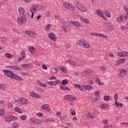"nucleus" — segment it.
<instances>
[{
    "label": "nucleus",
    "mask_w": 128,
    "mask_h": 128,
    "mask_svg": "<svg viewBox=\"0 0 128 128\" xmlns=\"http://www.w3.org/2000/svg\"><path fill=\"white\" fill-rule=\"evenodd\" d=\"M16 102L22 104H28V100L24 98H21L20 99L19 98L17 100H16Z\"/></svg>",
    "instance_id": "1a4fd4ad"
},
{
    "label": "nucleus",
    "mask_w": 128,
    "mask_h": 128,
    "mask_svg": "<svg viewBox=\"0 0 128 128\" xmlns=\"http://www.w3.org/2000/svg\"><path fill=\"white\" fill-rule=\"evenodd\" d=\"M38 84L40 86H42L43 88H46V84L44 83H42L40 81L37 82Z\"/></svg>",
    "instance_id": "c756f323"
},
{
    "label": "nucleus",
    "mask_w": 128,
    "mask_h": 128,
    "mask_svg": "<svg viewBox=\"0 0 128 128\" xmlns=\"http://www.w3.org/2000/svg\"><path fill=\"white\" fill-rule=\"evenodd\" d=\"M4 112H6V110H4V109H0V116H4Z\"/></svg>",
    "instance_id": "e433bc0d"
},
{
    "label": "nucleus",
    "mask_w": 128,
    "mask_h": 128,
    "mask_svg": "<svg viewBox=\"0 0 128 128\" xmlns=\"http://www.w3.org/2000/svg\"><path fill=\"white\" fill-rule=\"evenodd\" d=\"M70 24H73V26H78V27L82 26V25L80 24V22H78L76 21L70 20Z\"/></svg>",
    "instance_id": "a211bd4d"
},
{
    "label": "nucleus",
    "mask_w": 128,
    "mask_h": 128,
    "mask_svg": "<svg viewBox=\"0 0 128 128\" xmlns=\"http://www.w3.org/2000/svg\"><path fill=\"white\" fill-rule=\"evenodd\" d=\"M18 24H26V19L24 16H21L18 18Z\"/></svg>",
    "instance_id": "0eeeda50"
},
{
    "label": "nucleus",
    "mask_w": 128,
    "mask_h": 128,
    "mask_svg": "<svg viewBox=\"0 0 128 128\" xmlns=\"http://www.w3.org/2000/svg\"><path fill=\"white\" fill-rule=\"evenodd\" d=\"M42 68H43V70H48V66H46L45 64H43L42 65Z\"/></svg>",
    "instance_id": "4d7b16f0"
},
{
    "label": "nucleus",
    "mask_w": 128,
    "mask_h": 128,
    "mask_svg": "<svg viewBox=\"0 0 128 128\" xmlns=\"http://www.w3.org/2000/svg\"><path fill=\"white\" fill-rule=\"evenodd\" d=\"M104 98L106 102H108V100H110V96H104Z\"/></svg>",
    "instance_id": "09e8293b"
},
{
    "label": "nucleus",
    "mask_w": 128,
    "mask_h": 128,
    "mask_svg": "<svg viewBox=\"0 0 128 128\" xmlns=\"http://www.w3.org/2000/svg\"><path fill=\"white\" fill-rule=\"evenodd\" d=\"M114 102H115V106L117 108H118L120 106V108H122L124 106V104L122 103H119L118 102V95L117 93H116L114 95Z\"/></svg>",
    "instance_id": "7ed1b4c3"
},
{
    "label": "nucleus",
    "mask_w": 128,
    "mask_h": 128,
    "mask_svg": "<svg viewBox=\"0 0 128 128\" xmlns=\"http://www.w3.org/2000/svg\"><path fill=\"white\" fill-rule=\"evenodd\" d=\"M48 84H50V86H56V84L54 81H50V82H48Z\"/></svg>",
    "instance_id": "c9c22d12"
},
{
    "label": "nucleus",
    "mask_w": 128,
    "mask_h": 128,
    "mask_svg": "<svg viewBox=\"0 0 128 128\" xmlns=\"http://www.w3.org/2000/svg\"><path fill=\"white\" fill-rule=\"evenodd\" d=\"M125 62H126V59L124 58H122L116 62L115 66H120V64H124Z\"/></svg>",
    "instance_id": "dca6fc26"
},
{
    "label": "nucleus",
    "mask_w": 128,
    "mask_h": 128,
    "mask_svg": "<svg viewBox=\"0 0 128 128\" xmlns=\"http://www.w3.org/2000/svg\"><path fill=\"white\" fill-rule=\"evenodd\" d=\"M14 112H18L19 114H22V112H24V110H22L18 107H15L14 108Z\"/></svg>",
    "instance_id": "b1692460"
},
{
    "label": "nucleus",
    "mask_w": 128,
    "mask_h": 128,
    "mask_svg": "<svg viewBox=\"0 0 128 128\" xmlns=\"http://www.w3.org/2000/svg\"><path fill=\"white\" fill-rule=\"evenodd\" d=\"M117 21L118 22H122V14L120 15L119 17L118 18Z\"/></svg>",
    "instance_id": "f704fd0d"
},
{
    "label": "nucleus",
    "mask_w": 128,
    "mask_h": 128,
    "mask_svg": "<svg viewBox=\"0 0 128 128\" xmlns=\"http://www.w3.org/2000/svg\"><path fill=\"white\" fill-rule=\"evenodd\" d=\"M82 48H90V45L88 42L85 40L84 41V43L83 44V46H82Z\"/></svg>",
    "instance_id": "aec40b11"
},
{
    "label": "nucleus",
    "mask_w": 128,
    "mask_h": 128,
    "mask_svg": "<svg viewBox=\"0 0 128 128\" xmlns=\"http://www.w3.org/2000/svg\"><path fill=\"white\" fill-rule=\"evenodd\" d=\"M87 82L88 84H90L91 86H94V82L92 80H88Z\"/></svg>",
    "instance_id": "8fccbe9b"
},
{
    "label": "nucleus",
    "mask_w": 128,
    "mask_h": 128,
    "mask_svg": "<svg viewBox=\"0 0 128 128\" xmlns=\"http://www.w3.org/2000/svg\"><path fill=\"white\" fill-rule=\"evenodd\" d=\"M75 4L78 8V10H80V12H88V10L86 8H84L82 4H80V2L78 1H76L75 2Z\"/></svg>",
    "instance_id": "f03ea898"
},
{
    "label": "nucleus",
    "mask_w": 128,
    "mask_h": 128,
    "mask_svg": "<svg viewBox=\"0 0 128 128\" xmlns=\"http://www.w3.org/2000/svg\"><path fill=\"white\" fill-rule=\"evenodd\" d=\"M52 14L50 13V11H48L46 12V16H51Z\"/></svg>",
    "instance_id": "338daca9"
},
{
    "label": "nucleus",
    "mask_w": 128,
    "mask_h": 128,
    "mask_svg": "<svg viewBox=\"0 0 128 128\" xmlns=\"http://www.w3.org/2000/svg\"><path fill=\"white\" fill-rule=\"evenodd\" d=\"M80 20H81L82 22H84V24H90V20H88V19H86V18L80 17Z\"/></svg>",
    "instance_id": "412c9836"
},
{
    "label": "nucleus",
    "mask_w": 128,
    "mask_h": 128,
    "mask_svg": "<svg viewBox=\"0 0 128 128\" xmlns=\"http://www.w3.org/2000/svg\"><path fill=\"white\" fill-rule=\"evenodd\" d=\"M6 42H8V40H6V38L4 37L1 38V42L3 44H6Z\"/></svg>",
    "instance_id": "72a5a7b5"
},
{
    "label": "nucleus",
    "mask_w": 128,
    "mask_h": 128,
    "mask_svg": "<svg viewBox=\"0 0 128 128\" xmlns=\"http://www.w3.org/2000/svg\"><path fill=\"white\" fill-rule=\"evenodd\" d=\"M91 36H100L101 38H108V36L102 34L100 33H94L92 32L90 33Z\"/></svg>",
    "instance_id": "9d476101"
},
{
    "label": "nucleus",
    "mask_w": 128,
    "mask_h": 128,
    "mask_svg": "<svg viewBox=\"0 0 128 128\" xmlns=\"http://www.w3.org/2000/svg\"><path fill=\"white\" fill-rule=\"evenodd\" d=\"M96 14H98V15L100 16H102L104 14L100 10H96Z\"/></svg>",
    "instance_id": "a19ab883"
},
{
    "label": "nucleus",
    "mask_w": 128,
    "mask_h": 128,
    "mask_svg": "<svg viewBox=\"0 0 128 128\" xmlns=\"http://www.w3.org/2000/svg\"><path fill=\"white\" fill-rule=\"evenodd\" d=\"M11 117H12V121L16 120H18V118L14 116H12Z\"/></svg>",
    "instance_id": "680f3d73"
},
{
    "label": "nucleus",
    "mask_w": 128,
    "mask_h": 128,
    "mask_svg": "<svg viewBox=\"0 0 128 128\" xmlns=\"http://www.w3.org/2000/svg\"><path fill=\"white\" fill-rule=\"evenodd\" d=\"M118 76L120 78H124V77L126 76V74H124L121 73V72L119 73Z\"/></svg>",
    "instance_id": "4c0bfd02"
},
{
    "label": "nucleus",
    "mask_w": 128,
    "mask_h": 128,
    "mask_svg": "<svg viewBox=\"0 0 128 128\" xmlns=\"http://www.w3.org/2000/svg\"><path fill=\"white\" fill-rule=\"evenodd\" d=\"M80 84H74V88H80Z\"/></svg>",
    "instance_id": "0e129e2a"
},
{
    "label": "nucleus",
    "mask_w": 128,
    "mask_h": 128,
    "mask_svg": "<svg viewBox=\"0 0 128 128\" xmlns=\"http://www.w3.org/2000/svg\"><path fill=\"white\" fill-rule=\"evenodd\" d=\"M128 56V52H122V58H124V56Z\"/></svg>",
    "instance_id": "c03bdc74"
},
{
    "label": "nucleus",
    "mask_w": 128,
    "mask_h": 128,
    "mask_svg": "<svg viewBox=\"0 0 128 128\" xmlns=\"http://www.w3.org/2000/svg\"><path fill=\"white\" fill-rule=\"evenodd\" d=\"M30 96H32V98H40V96L39 94H36L34 92H30Z\"/></svg>",
    "instance_id": "f3484780"
},
{
    "label": "nucleus",
    "mask_w": 128,
    "mask_h": 128,
    "mask_svg": "<svg viewBox=\"0 0 128 128\" xmlns=\"http://www.w3.org/2000/svg\"><path fill=\"white\" fill-rule=\"evenodd\" d=\"M83 86L84 88H85V90H92L93 87L92 86H90V85H83Z\"/></svg>",
    "instance_id": "4be33fe9"
},
{
    "label": "nucleus",
    "mask_w": 128,
    "mask_h": 128,
    "mask_svg": "<svg viewBox=\"0 0 128 128\" xmlns=\"http://www.w3.org/2000/svg\"><path fill=\"white\" fill-rule=\"evenodd\" d=\"M68 27V24H65L64 26H62L63 30L64 32H66V28Z\"/></svg>",
    "instance_id": "13d9d810"
},
{
    "label": "nucleus",
    "mask_w": 128,
    "mask_h": 128,
    "mask_svg": "<svg viewBox=\"0 0 128 128\" xmlns=\"http://www.w3.org/2000/svg\"><path fill=\"white\" fill-rule=\"evenodd\" d=\"M20 118L22 120H26L28 118V116L26 115H23L20 116Z\"/></svg>",
    "instance_id": "ea45409f"
},
{
    "label": "nucleus",
    "mask_w": 128,
    "mask_h": 128,
    "mask_svg": "<svg viewBox=\"0 0 128 128\" xmlns=\"http://www.w3.org/2000/svg\"><path fill=\"white\" fill-rule=\"evenodd\" d=\"M94 95L95 96V98H94L92 99V102H96L100 100V91L96 90V92H95L94 93Z\"/></svg>",
    "instance_id": "39448f33"
},
{
    "label": "nucleus",
    "mask_w": 128,
    "mask_h": 128,
    "mask_svg": "<svg viewBox=\"0 0 128 128\" xmlns=\"http://www.w3.org/2000/svg\"><path fill=\"white\" fill-rule=\"evenodd\" d=\"M60 90H64V87L66 86H64L62 84H60Z\"/></svg>",
    "instance_id": "e2e57ef3"
},
{
    "label": "nucleus",
    "mask_w": 128,
    "mask_h": 128,
    "mask_svg": "<svg viewBox=\"0 0 128 128\" xmlns=\"http://www.w3.org/2000/svg\"><path fill=\"white\" fill-rule=\"evenodd\" d=\"M55 84H62V80H56L54 81Z\"/></svg>",
    "instance_id": "864d4df0"
},
{
    "label": "nucleus",
    "mask_w": 128,
    "mask_h": 128,
    "mask_svg": "<svg viewBox=\"0 0 128 128\" xmlns=\"http://www.w3.org/2000/svg\"><path fill=\"white\" fill-rule=\"evenodd\" d=\"M18 10L19 14L21 16H24V14H26V10H24V8L22 6L19 7Z\"/></svg>",
    "instance_id": "ddd939ff"
},
{
    "label": "nucleus",
    "mask_w": 128,
    "mask_h": 128,
    "mask_svg": "<svg viewBox=\"0 0 128 128\" xmlns=\"http://www.w3.org/2000/svg\"><path fill=\"white\" fill-rule=\"evenodd\" d=\"M68 62L70 64H72V66H76V63L72 60H68Z\"/></svg>",
    "instance_id": "6e6d98bb"
},
{
    "label": "nucleus",
    "mask_w": 128,
    "mask_h": 128,
    "mask_svg": "<svg viewBox=\"0 0 128 128\" xmlns=\"http://www.w3.org/2000/svg\"><path fill=\"white\" fill-rule=\"evenodd\" d=\"M120 72L124 74H128V71L124 69H122Z\"/></svg>",
    "instance_id": "de8ad7c7"
},
{
    "label": "nucleus",
    "mask_w": 128,
    "mask_h": 128,
    "mask_svg": "<svg viewBox=\"0 0 128 128\" xmlns=\"http://www.w3.org/2000/svg\"><path fill=\"white\" fill-rule=\"evenodd\" d=\"M26 58V56H22V57H19L18 58V62H20V60H24V58Z\"/></svg>",
    "instance_id": "37998d69"
},
{
    "label": "nucleus",
    "mask_w": 128,
    "mask_h": 128,
    "mask_svg": "<svg viewBox=\"0 0 128 128\" xmlns=\"http://www.w3.org/2000/svg\"><path fill=\"white\" fill-rule=\"evenodd\" d=\"M8 108H14V105L11 104H8Z\"/></svg>",
    "instance_id": "bf43d9fd"
},
{
    "label": "nucleus",
    "mask_w": 128,
    "mask_h": 128,
    "mask_svg": "<svg viewBox=\"0 0 128 128\" xmlns=\"http://www.w3.org/2000/svg\"><path fill=\"white\" fill-rule=\"evenodd\" d=\"M0 88L3 90H6V86L4 84H0Z\"/></svg>",
    "instance_id": "a18cd8bd"
},
{
    "label": "nucleus",
    "mask_w": 128,
    "mask_h": 128,
    "mask_svg": "<svg viewBox=\"0 0 128 128\" xmlns=\"http://www.w3.org/2000/svg\"><path fill=\"white\" fill-rule=\"evenodd\" d=\"M124 10L126 12V15L124 16V18L126 20L128 19V8L126 6H124Z\"/></svg>",
    "instance_id": "bb28decb"
},
{
    "label": "nucleus",
    "mask_w": 128,
    "mask_h": 128,
    "mask_svg": "<svg viewBox=\"0 0 128 128\" xmlns=\"http://www.w3.org/2000/svg\"><path fill=\"white\" fill-rule=\"evenodd\" d=\"M18 126H19L18 124L16 122H14L12 125V128H18Z\"/></svg>",
    "instance_id": "49530a36"
},
{
    "label": "nucleus",
    "mask_w": 128,
    "mask_h": 128,
    "mask_svg": "<svg viewBox=\"0 0 128 128\" xmlns=\"http://www.w3.org/2000/svg\"><path fill=\"white\" fill-rule=\"evenodd\" d=\"M104 24L106 28H108L109 30H114V26H112V24L110 22H104Z\"/></svg>",
    "instance_id": "9b49d317"
},
{
    "label": "nucleus",
    "mask_w": 128,
    "mask_h": 128,
    "mask_svg": "<svg viewBox=\"0 0 128 128\" xmlns=\"http://www.w3.org/2000/svg\"><path fill=\"white\" fill-rule=\"evenodd\" d=\"M37 116H38L39 118H42L44 116V114L42 112H38L36 114Z\"/></svg>",
    "instance_id": "052dcab7"
},
{
    "label": "nucleus",
    "mask_w": 128,
    "mask_h": 128,
    "mask_svg": "<svg viewBox=\"0 0 128 128\" xmlns=\"http://www.w3.org/2000/svg\"><path fill=\"white\" fill-rule=\"evenodd\" d=\"M22 68H32V65L24 64L22 65Z\"/></svg>",
    "instance_id": "cd10ccee"
},
{
    "label": "nucleus",
    "mask_w": 128,
    "mask_h": 128,
    "mask_svg": "<svg viewBox=\"0 0 128 128\" xmlns=\"http://www.w3.org/2000/svg\"><path fill=\"white\" fill-rule=\"evenodd\" d=\"M61 84H62V86H66L68 84V80L67 79H65L61 81Z\"/></svg>",
    "instance_id": "2f4dec72"
},
{
    "label": "nucleus",
    "mask_w": 128,
    "mask_h": 128,
    "mask_svg": "<svg viewBox=\"0 0 128 128\" xmlns=\"http://www.w3.org/2000/svg\"><path fill=\"white\" fill-rule=\"evenodd\" d=\"M84 40H80V41L78 42V44L80 46L81 48H82V46H84Z\"/></svg>",
    "instance_id": "473e14b6"
},
{
    "label": "nucleus",
    "mask_w": 128,
    "mask_h": 128,
    "mask_svg": "<svg viewBox=\"0 0 128 128\" xmlns=\"http://www.w3.org/2000/svg\"><path fill=\"white\" fill-rule=\"evenodd\" d=\"M100 106L102 110H108L110 108L108 104H102Z\"/></svg>",
    "instance_id": "a878e982"
},
{
    "label": "nucleus",
    "mask_w": 128,
    "mask_h": 128,
    "mask_svg": "<svg viewBox=\"0 0 128 128\" xmlns=\"http://www.w3.org/2000/svg\"><path fill=\"white\" fill-rule=\"evenodd\" d=\"M103 12L106 14L107 18H110V16H112V14H110V12L108 10H104Z\"/></svg>",
    "instance_id": "5701e85b"
},
{
    "label": "nucleus",
    "mask_w": 128,
    "mask_h": 128,
    "mask_svg": "<svg viewBox=\"0 0 128 128\" xmlns=\"http://www.w3.org/2000/svg\"><path fill=\"white\" fill-rule=\"evenodd\" d=\"M37 10L36 8H34L32 7H31L30 9V12H37Z\"/></svg>",
    "instance_id": "79ce46f5"
},
{
    "label": "nucleus",
    "mask_w": 128,
    "mask_h": 128,
    "mask_svg": "<svg viewBox=\"0 0 128 128\" xmlns=\"http://www.w3.org/2000/svg\"><path fill=\"white\" fill-rule=\"evenodd\" d=\"M3 72H4L5 76H6L10 78H11L12 80H18L20 82H22V80H24V79L14 74V72L10 70H3Z\"/></svg>",
    "instance_id": "f257e3e1"
},
{
    "label": "nucleus",
    "mask_w": 128,
    "mask_h": 128,
    "mask_svg": "<svg viewBox=\"0 0 128 128\" xmlns=\"http://www.w3.org/2000/svg\"><path fill=\"white\" fill-rule=\"evenodd\" d=\"M92 74V70H87L86 71L83 72L81 74L82 76H84V78H88V76H90Z\"/></svg>",
    "instance_id": "423d86ee"
},
{
    "label": "nucleus",
    "mask_w": 128,
    "mask_h": 128,
    "mask_svg": "<svg viewBox=\"0 0 128 128\" xmlns=\"http://www.w3.org/2000/svg\"><path fill=\"white\" fill-rule=\"evenodd\" d=\"M29 50L31 52V54H34L36 52V48H34L32 46H30Z\"/></svg>",
    "instance_id": "c85d7f7f"
},
{
    "label": "nucleus",
    "mask_w": 128,
    "mask_h": 128,
    "mask_svg": "<svg viewBox=\"0 0 128 128\" xmlns=\"http://www.w3.org/2000/svg\"><path fill=\"white\" fill-rule=\"evenodd\" d=\"M68 118V115L62 116H61V120H64V118Z\"/></svg>",
    "instance_id": "69168bd1"
},
{
    "label": "nucleus",
    "mask_w": 128,
    "mask_h": 128,
    "mask_svg": "<svg viewBox=\"0 0 128 128\" xmlns=\"http://www.w3.org/2000/svg\"><path fill=\"white\" fill-rule=\"evenodd\" d=\"M29 36H30V38H36V33L31 31L29 34Z\"/></svg>",
    "instance_id": "58836bf2"
},
{
    "label": "nucleus",
    "mask_w": 128,
    "mask_h": 128,
    "mask_svg": "<svg viewBox=\"0 0 128 128\" xmlns=\"http://www.w3.org/2000/svg\"><path fill=\"white\" fill-rule=\"evenodd\" d=\"M60 70L62 72H64V74H66L68 72V71L66 70V68L64 66H60Z\"/></svg>",
    "instance_id": "7c9ffc66"
},
{
    "label": "nucleus",
    "mask_w": 128,
    "mask_h": 128,
    "mask_svg": "<svg viewBox=\"0 0 128 128\" xmlns=\"http://www.w3.org/2000/svg\"><path fill=\"white\" fill-rule=\"evenodd\" d=\"M6 122H12V116L7 117V118H6Z\"/></svg>",
    "instance_id": "603ef678"
},
{
    "label": "nucleus",
    "mask_w": 128,
    "mask_h": 128,
    "mask_svg": "<svg viewBox=\"0 0 128 128\" xmlns=\"http://www.w3.org/2000/svg\"><path fill=\"white\" fill-rule=\"evenodd\" d=\"M30 122L33 124H42V121L38 119H34V118L30 119Z\"/></svg>",
    "instance_id": "6e6552de"
},
{
    "label": "nucleus",
    "mask_w": 128,
    "mask_h": 128,
    "mask_svg": "<svg viewBox=\"0 0 128 128\" xmlns=\"http://www.w3.org/2000/svg\"><path fill=\"white\" fill-rule=\"evenodd\" d=\"M48 36L52 40H54V42H56V40H57L56 36V34H54V32H52L48 34Z\"/></svg>",
    "instance_id": "2eb2a0df"
},
{
    "label": "nucleus",
    "mask_w": 128,
    "mask_h": 128,
    "mask_svg": "<svg viewBox=\"0 0 128 128\" xmlns=\"http://www.w3.org/2000/svg\"><path fill=\"white\" fill-rule=\"evenodd\" d=\"M42 110H48V112H50V105L48 104H43L41 106Z\"/></svg>",
    "instance_id": "6ab92c4d"
},
{
    "label": "nucleus",
    "mask_w": 128,
    "mask_h": 128,
    "mask_svg": "<svg viewBox=\"0 0 128 128\" xmlns=\"http://www.w3.org/2000/svg\"><path fill=\"white\" fill-rule=\"evenodd\" d=\"M64 100H76V96L72 95H66L64 96Z\"/></svg>",
    "instance_id": "f8f14e48"
},
{
    "label": "nucleus",
    "mask_w": 128,
    "mask_h": 128,
    "mask_svg": "<svg viewBox=\"0 0 128 128\" xmlns=\"http://www.w3.org/2000/svg\"><path fill=\"white\" fill-rule=\"evenodd\" d=\"M42 122H54V118H49L48 119H44L42 120Z\"/></svg>",
    "instance_id": "393cba45"
},
{
    "label": "nucleus",
    "mask_w": 128,
    "mask_h": 128,
    "mask_svg": "<svg viewBox=\"0 0 128 128\" xmlns=\"http://www.w3.org/2000/svg\"><path fill=\"white\" fill-rule=\"evenodd\" d=\"M6 57L8 58H12V56L10 54L6 53Z\"/></svg>",
    "instance_id": "3c124183"
},
{
    "label": "nucleus",
    "mask_w": 128,
    "mask_h": 128,
    "mask_svg": "<svg viewBox=\"0 0 128 128\" xmlns=\"http://www.w3.org/2000/svg\"><path fill=\"white\" fill-rule=\"evenodd\" d=\"M63 6L65 8L68 10H74V7L70 4L66 2H64L63 3Z\"/></svg>",
    "instance_id": "20e7f679"
},
{
    "label": "nucleus",
    "mask_w": 128,
    "mask_h": 128,
    "mask_svg": "<svg viewBox=\"0 0 128 128\" xmlns=\"http://www.w3.org/2000/svg\"><path fill=\"white\" fill-rule=\"evenodd\" d=\"M70 113L72 116H76V111H74V109H72L70 110Z\"/></svg>",
    "instance_id": "5fc2aeb1"
},
{
    "label": "nucleus",
    "mask_w": 128,
    "mask_h": 128,
    "mask_svg": "<svg viewBox=\"0 0 128 128\" xmlns=\"http://www.w3.org/2000/svg\"><path fill=\"white\" fill-rule=\"evenodd\" d=\"M8 68H9L10 70H22V68L18 66H8Z\"/></svg>",
    "instance_id": "4468645a"
},
{
    "label": "nucleus",
    "mask_w": 128,
    "mask_h": 128,
    "mask_svg": "<svg viewBox=\"0 0 128 128\" xmlns=\"http://www.w3.org/2000/svg\"><path fill=\"white\" fill-rule=\"evenodd\" d=\"M104 128H112V125L106 126Z\"/></svg>",
    "instance_id": "774afa93"
}]
</instances>
